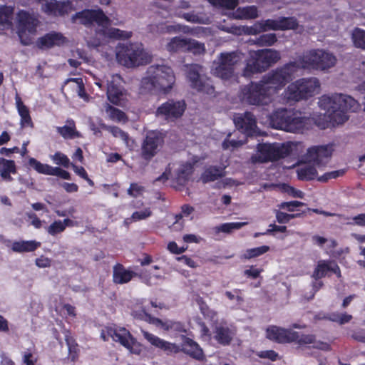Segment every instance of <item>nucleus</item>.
I'll use <instances>...</instances> for the list:
<instances>
[{
  "label": "nucleus",
  "mask_w": 365,
  "mask_h": 365,
  "mask_svg": "<svg viewBox=\"0 0 365 365\" xmlns=\"http://www.w3.org/2000/svg\"><path fill=\"white\" fill-rule=\"evenodd\" d=\"M319 105L322 109L326 110L329 120L334 125L345 123L349 119L347 112H356L360 107L354 98L341 93L323 95L319 98Z\"/></svg>",
  "instance_id": "nucleus-1"
},
{
  "label": "nucleus",
  "mask_w": 365,
  "mask_h": 365,
  "mask_svg": "<svg viewBox=\"0 0 365 365\" xmlns=\"http://www.w3.org/2000/svg\"><path fill=\"white\" fill-rule=\"evenodd\" d=\"M71 19L73 23L78 20L81 24L86 26H90L96 23L98 26L102 27L97 31V33L108 38L125 40L132 36L131 31H123L114 27L108 28V26L110 24V19L101 9H83L73 15Z\"/></svg>",
  "instance_id": "nucleus-2"
},
{
  "label": "nucleus",
  "mask_w": 365,
  "mask_h": 365,
  "mask_svg": "<svg viewBox=\"0 0 365 365\" xmlns=\"http://www.w3.org/2000/svg\"><path fill=\"white\" fill-rule=\"evenodd\" d=\"M146 74L140 81V90L143 93L158 91L167 94L175 83L173 70L166 65H151L148 68Z\"/></svg>",
  "instance_id": "nucleus-3"
},
{
  "label": "nucleus",
  "mask_w": 365,
  "mask_h": 365,
  "mask_svg": "<svg viewBox=\"0 0 365 365\" xmlns=\"http://www.w3.org/2000/svg\"><path fill=\"white\" fill-rule=\"evenodd\" d=\"M299 70L301 68L296 58L295 61L286 63L269 71L261 78L262 82L266 85L272 95L277 93L291 82Z\"/></svg>",
  "instance_id": "nucleus-4"
},
{
  "label": "nucleus",
  "mask_w": 365,
  "mask_h": 365,
  "mask_svg": "<svg viewBox=\"0 0 365 365\" xmlns=\"http://www.w3.org/2000/svg\"><path fill=\"white\" fill-rule=\"evenodd\" d=\"M272 128L287 132L302 131L306 126L308 118L298 116L294 112L286 108L274 110L268 118Z\"/></svg>",
  "instance_id": "nucleus-5"
},
{
  "label": "nucleus",
  "mask_w": 365,
  "mask_h": 365,
  "mask_svg": "<svg viewBox=\"0 0 365 365\" xmlns=\"http://www.w3.org/2000/svg\"><path fill=\"white\" fill-rule=\"evenodd\" d=\"M143 336L153 346L169 353H178L180 351H183L191 357L200 360L203 358V352L199 345L192 339L183 336V341L181 346L175 344L170 343L159 337L142 330Z\"/></svg>",
  "instance_id": "nucleus-6"
},
{
  "label": "nucleus",
  "mask_w": 365,
  "mask_h": 365,
  "mask_svg": "<svg viewBox=\"0 0 365 365\" xmlns=\"http://www.w3.org/2000/svg\"><path fill=\"white\" fill-rule=\"evenodd\" d=\"M281 58L278 51L264 48L250 52V58L247 61L242 71L245 77L265 71Z\"/></svg>",
  "instance_id": "nucleus-7"
},
{
  "label": "nucleus",
  "mask_w": 365,
  "mask_h": 365,
  "mask_svg": "<svg viewBox=\"0 0 365 365\" xmlns=\"http://www.w3.org/2000/svg\"><path fill=\"white\" fill-rule=\"evenodd\" d=\"M118 63L127 68H135L147 65L150 56L144 50L142 43H127L119 46L116 52Z\"/></svg>",
  "instance_id": "nucleus-8"
},
{
  "label": "nucleus",
  "mask_w": 365,
  "mask_h": 365,
  "mask_svg": "<svg viewBox=\"0 0 365 365\" xmlns=\"http://www.w3.org/2000/svg\"><path fill=\"white\" fill-rule=\"evenodd\" d=\"M301 70L324 71L335 66L336 56L322 49H312L297 57Z\"/></svg>",
  "instance_id": "nucleus-9"
},
{
  "label": "nucleus",
  "mask_w": 365,
  "mask_h": 365,
  "mask_svg": "<svg viewBox=\"0 0 365 365\" xmlns=\"http://www.w3.org/2000/svg\"><path fill=\"white\" fill-rule=\"evenodd\" d=\"M319 88L320 83L318 78H302L289 83L282 95L287 102H299L313 96Z\"/></svg>",
  "instance_id": "nucleus-10"
},
{
  "label": "nucleus",
  "mask_w": 365,
  "mask_h": 365,
  "mask_svg": "<svg viewBox=\"0 0 365 365\" xmlns=\"http://www.w3.org/2000/svg\"><path fill=\"white\" fill-rule=\"evenodd\" d=\"M271 96L268 88L262 82V78L242 86L238 93V98L242 103L257 106L268 105Z\"/></svg>",
  "instance_id": "nucleus-11"
},
{
  "label": "nucleus",
  "mask_w": 365,
  "mask_h": 365,
  "mask_svg": "<svg viewBox=\"0 0 365 365\" xmlns=\"http://www.w3.org/2000/svg\"><path fill=\"white\" fill-rule=\"evenodd\" d=\"M39 25L38 16L34 12L20 9L16 14V33L20 42L24 46L33 43L31 35H35Z\"/></svg>",
  "instance_id": "nucleus-12"
},
{
  "label": "nucleus",
  "mask_w": 365,
  "mask_h": 365,
  "mask_svg": "<svg viewBox=\"0 0 365 365\" xmlns=\"http://www.w3.org/2000/svg\"><path fill=\"white\" fill-rule=\"evenodd\" d=\"M259 163L274 162L289 156L292 151V144L284 143H259L257 147Z\"/></svg>",
  "instance_id": "nucleus-13"
},
{
  "label": "nucleus",
  "mask_w": 365,
  "mask_h": 365,
  "mask_svg": "<svg viewBox=\"0 0 365 365\" xmlns=\"http://www.w3.org/2000/svg\"><path fill=\"white\" fill-rule=\"evenodd\" d=\"M238 61L239 56L235 52L221 53L213 63L212 75L224 81L231 79L234 76L235 66Z\"/></svg>",
  "instance_id": "nucleus-14"
},
{
  "label": "nucleus",
  "mask_w": 365,
  "mask_h": 365,
  "mask_svg": "<svg viewBox=\"0 0 365 365\" xmlns=\"http://www.w3.org/2000/svg\"><path fill=\"white\" fill-rule=\"evenodd\" d=\"M166 49L170 53H192L195 55L203 54L205 52L204 43L181 36L172 38L166 45Z\"/></svg>",
  "instance_id": "nucleus-15"
},
{
  "label": "nucleus",
  "mask_w": 365,
  "mask_h": 365,
  "mask_svg": "<svg viewBox=\"0 0 365 365\" xmlns=\"http://www.w3.org/2000/svg\"><path fill=\"white\" fill-rule=\"evenodd\" d=\"M202 67L197 64L191 65L187 71V78L192 88L208 95L215 93V87L210 78L200 74Z\"/></svg>",
  "instance_id": "nucleus-16"
},
{
  "label": "nucleus",
  "mask_w": 365,
  "mask_h": 365,
  "mask_svg": "<svg viewBox=\"0 0 365 365\" xmlns=\"http://www.w3.org/2000/svg\"><path fill=\"white\" fill-rule=\"evenodd\" d=\"M101 337L104 341H107L110 337L113 341H118L126 347L131 353L139 354L141 351V347L139 344L132 336L130 333L125 328L113 329L108 328L106 333L104 331L101 333Z\"/></svg>",
  "instance_id": "nucleus-17"
},
{
  "label": "nucleus",
  "mask_w": 365,
  "mask_h": 365,
  "mask_svg": "<svg viewBox=\"0 0 365 365\" xmlns=\"http://www.w3.org/2000/svg\"><path fill=\"white\" fill-rule=\"evenodd\" d=\"M186 108L184 100L168 99L157 108L155 115L168 122H173L182 116Z\"/></svg>",
  "instance_id": "nucleus-18"
},
{
  "label": "nucleus",
  "mask_w": 365,
  "mask_h": 365,
  "mask_svg": "<svg viewBox=\"0 0 365 365\" xmlns=\"http://www.w3.org/2000/svg\"><path fill=\"white\" fill-rule=\"evenodd\" d=\"M333 150L332 144L312 146L307 149L306 158L318 167L324 166L331 158Z\"/></svg>",
  "instance_id": "nucleus-19"
},
{
  "label": "nucleus",
  "mask_w": 365,
  "mask_h": 365,
  "mask_svg": "<svg viewBox=\"0 0 365 365\" xmlns=\"http://www.w3.org/2000/svg\"><path fill=\"white\" fill-rule=\"evenodd\" d=\"M163 143V139L158 133L149 132L141 145V158L146 161H150L158 153V148Z\"/></svg>",
  "instance_id": "nucleus-20"
},
{
  "label": "nucleus",
  "mask_w": 365,
  "mask_h": 365,
  "mask_svg": "<svg viewBox=\"0 0 365 365\" xmlns=\"http://www.w3.org/2000/svg\"><path fill=\"white\" fill-rule=\"evenodd\" d=\"M335 275L339 279L342 278L341 269L337 262L334 259H321L315 267L312 277L315 279H321L324 277H331Z\"/></svg>",
  "instance_id": "nucleus-21"
},
{
  "label": "nucleus",
  "mask_w": 365,
  "mask_h": 365,
  "mask_svg": "<svg viewBox=\"0 0 365 365\" xmlns=\"http://www.w3.org/2000/svg\"><path fill=\"white\" fill-rule=\"evenodd\" d=\"M29 163L38 173L57 176L63 180L71 179L70 173L59 167H53L48 164L42 163L34 158L29 159Z\"/></svg>",
  "instance_id": "nucleus-22"
},
{
  "label": "nucleus",
  "mask_w": 365,
  "mask_h": 365,
  "mask_svg": "<svg viewBox=\"0 0 365 365\" xmlns=\"http://www.w3.org/2000/svg\"><path fill=\"white\" fill-rule=\"evenodd\" d=\"M234 122L236 128L244 134L252 136L256 132L257 120L252 112L246 111L235 117Z\"/></svg>",
  "instance_id": "nucleus-23"
},
{
  "label": "nucleus",
  "mask_w": 365,
  "mask_h": 365,
  "mask_svg": "<svg viewBox=\"0 0 365 365\" xmlns=\"http://www.w3.org/2000/svg\"><path fill=\"white\" fill-rule=\"evenodd\" d=\"M267 337L278 343H290L297 339V332L272 326L267 329Z\"/></svg>",
  "instance_id": "nucleus-24"
},
{
  "label": "nucleus",
  "mask_w": 365,
  "mask_h": 365,
  "mask_svg": "<svg viewBox=\"0 0 365 365\" xmlns=\"http://www.w3.org/2000/svg\"><path fill=\"white\" fill-rule=\"evenodd\" d=\"M67 42V38L63 34L51 31L36 41V46L40 49H49L54 46H62Z\"/></svg>",
  "instance_id": "nucleus-25"
},
{
  "label": "nucleus",
  "mask_w": 365,
  "mask_h": 365,
  "mask_svg": "<svg viewBox=\"0 0 365 365\" xmlns=\"http://www.w3.org/2000/svg\"><path fill=\"white\" fill-rule=\"evenodd\" d=\"M68 4L65 1L50 0L42 6V11L48 16H63L68 13Z\"/></svg>",
  "instance_id": "nucleus-26"
},
{
  "label": "nucleus",
  "mask_w": 365,
  "mask_h": 365,
  "mask_svg": "<svg viewBox=\"0 0 365 365\" xmlns=\"http://www.w3.org/2000/svg\"><path fill=\"white\" fill-rule=\"evenodd\" d=\"M15 103L16 107L18 111V113L21 118L20 119V125L21 128H33L34 127V124L32 121L30 111L29 108L24 105L21 98L19 95L18 93H16L15 96Z\"/></svg>",
  "instance_id": "nucleus-27"
},
{
  "label": "nucleus",
  "mask_w": 365,
  "mask_h": 365,
  "mask_svg": "<svg viewBox=\"0 0 365 365\" xmlns=\"http://www.w3.org/2000/svg\"><path fill=\"white\" fill-rule=\"evenodd\" d=\"M138 274L133 271L128 270L120 263L113 267V281L115 284H123L129 282Z\"/></svg>",
  "instance_id": "nucleus-28"
},
{
  "label": "nucleus",
  "mask_w": 365,
  "mask_h": 365,
  "mask_svg": "<svg viewBox=\"0 0 365 365\" xmlns=\"http://www.w3.org/2000/svg\"><path fill=\"white\" fill-rule=\"evenodd\" d=\"M215 339L222 345H228L236 334V330L224 324H220L215 327Z\"/></svg>",
  "instance_id": "nucleus-29"
},
{
  "label": "nucleus",
  "mask_w": 365,
  "mask_h": 365,
  "mask_svg": "<svg viewBox=\"0 0 365 365\" xmlns=\"http://www.w3.org/2000/svg\"><path fill=\"white\" fill-rule=\"evenodd\" d=\"M17 173V168L15 161L8 160L4 158H0V175L3 180L6 182L13 181L11 175Z\"/></svg>",
  "instance_id": "nucleus-30"
},
{
  "label": "nucleus",
  "mask_w": 365,
  "mask_h": 365,
  "mask_svg": "<svg viewBox=\"0 0 365 365\" xmlns=\"http://www.w3.org/2000/svg\"><path fill=\"white\" fill-rule=\"evenodd\" d=\"M107 96L109 101L116 106H122L125 99L122 87L113 81L108 84Z\"/></svg>",
  "instance_id": "nucleus-31"
},
{
  "label": "nucleus",
  "mask_w": 365,
  "mask_h": 365,
  "mask_svg": "<svg viewBox=\"0 0 365 365\" xmlns=\"http://www.w3.org/2000/svg\"><path fill=\"white\" fill-rule=\"evenodd\" d=\"M194 168L191 163H186L182 165L177 171L175 181L178 185L184 186L188 182L193 173Z\"/></svg>",
  "instance_id": "nucleus-32"
},
{
  "label": "nucleus",
  "mask_w": 365,
  "mask_h": 365,
  "mask_svg": "<svg viewBox=\"0 0 365 365\" xmlns=\"http://www.w3.org/2000/svg\"><path fill=\"white\" fill-rule=\"evenodd\" d=\"M41 246L39 242L35 240L30 241H15L13 242L11 250L15 252H34Z\"/></svg>",
  "instance_id": "nucleus-33"
},
{
  "label": "nucleus",
  "mask_w": 365,
  "mask_h": 365,
  "mask_svg": "<svg viewBox=\"0 0 365 365\" xmlns=\"http://www.w3.org/2000/svg\"><path fill=\"white\" fill-rule=\"evenodd\" d=\"M14 8L11 6L3 5L0 6V26L10 29L13 26V16Z\"/></svg>",
  "instance_id": "nucleus-34"
},
{
  "label": "nucleus",
  "mask_w": 365,
  "mask_h": 365,
  "mask_svg": "<svg viewBox=\"0 0 365 365\" xmlns=\"http://www.w3.org/2000/svg\"><path fill=\"white\" fill-rule=\"evenodd\" d=\"M223 176L222 169L217 166H210L207 168L200 176L203 183L213 182Z\"/></svg>",
  "instance_id": "nucleus-35"
},
{
  "label": "nucleus",
  "mask_w": 365,
  "mask_h": 365,
  "mask_svg": "<svg viewBox=\"0 0 365 365\" xmlns=\"http://www.w3.org/2000/svg\"><path fill=\"white\" fill-rule=\"evenodd\" d=\"M235 17L240 19H253L258 16V10L255 6L238 7L235 11Z\"/></svg>",
  "instance_id": "nucleus-36"
},
{
  "label": "nucleus",
  "mask_w": 365,
  "mask_h": 365,
  "mask_svg": "<svg viewBox=\"0 0 365 365\" xmlns=\"http://www.w3.org/2000/svg\"><path fill=\"white\" fill-rule=\"evenodd\" d=\"M297 177L300 180H314L317 175L316 168L309 165H306L297 169Z\"/></svg>",
  "instance_id": "nucleus-37"
},
{
  "label": "nucleus",
  "mask_w": 365,
  "mask_h": 365,
  "mask_svg": "<svg viewBox=\"0 0 365 365\" xmlns=\"http://www.w3.org/2000/svg\"><path fill=\"white\" fill-rule=\"evenodd\" d=\"M277 41V35L273 33H269L256 37L254 40V43L260 47H269L273 46Z\"/></svg>",
  "instance_id": "nucleus-38"
},
{
  "label": "nucleus",
  "mask_w": 365,
  "mask_h": 365,
  "mask_svg": "<svg viewBox=\"0 0 365 365\" xmlns=\"http://www.w3.org/2000/svg\"><path fill=\"white\" fill-rule=\"evenodd\" d=\"M106 111L108 114L110 120L116 122H126L128 117L121 110L106 103Z\"/></svg>",
  "instance_id": "nucleus-39"
},
{
  "label": "nucleus",
  "mask_w": 365,
  "mask_h": 365,
  "mask_svg": "<svg viewBox=\"0 0 365 365\" xmlns=\"http://www.w3.org/2000/svg\"><path fill=\"white\" fill-rule=\"evenodd\" d=\"M279 31L295 30L299 26L297 19L294 16L278 18Z\"/></svg>",
  "instance_id": "nucleus-40"
},
{
  "label": "nucleus",
  "mask_w": 365,
  "mask_h": 365,
  "mask_svg": "<svg viewBox=\"0 0 365 365\" xmlns=\"http://www.w3.org/2000/svg\"><path fill=\"white\" fill-rule=\"evenodd\" d=\"M351 38L355 47L365 49V31L359 28H355L351 34Z\"/></svg>",
  "instance_id": "nucleus-41"
},
{
  "label": "nucleus",
  "mask_w": 365,
  "mask_h": 365,
  "mask_svg": "<svg viewBox=\"0 0 365 365\" xmlns=\"http://www.w3.org/2000/svg\"><path fill=\"white\" fill-rule=\"evenodd\" d=\"M232 133H229L222 143V148L224 150H234L245 144L243 140L232 138Z\"/></svg>",
  "instance_id": "nucleus-42"
},
{
  "label": "nucleus",
  "mask_w": 365,
  "mask_h": 365,
  "mask_svg": "<svg viewBox=\"0 0 365 365\" xmlns=\"http://www.w3.org/2000/svg\"><path fill=\"white\" fill-rule=\"evenodd\" d=\"M103 128L110 133L115 138H120L126 145L128 144L129 135L120 129L118 126L115 125H103Z\"/></svg>",
  "instance_id": "nucleus-43"
},
{
  "label": "nucleus",
  "mask_w": 365,
  "mask_h": 365,
  "mask_svg": "<svg viewBox=\"0 0 365 365\" xmlns=\"http://www.w3.org/2000/svg\"><path fill=\"white\" fill-rule=\"evenodd\" d=\"M152 215V211L149 207L145 208L140 211L134 212L130 217L126 218L124 221L125 223L129 224L133 222L145 220Z\"/></svg>",
  "instance_id": "nucleus-44"
},
{
  "label": "nucleus",
  "mask_w": 365,
  "mask_h": 365,
  "mask_svg": "<svg viewBox=\"0 0 365 365\" xmlns=\"http://www.w3.org/2000/svg\"><path fill=\"white\" fill-rule=\"evenodd\" d=\"M58 133L65 139H73L76 137H79V133L76 130L75 126L63 125L58 127Z\"/></svg>",
  "instance_id": "nucleus-45"
},
{
  "label": "nucleus",
  "mask_w": 365,
  "mask_h": 365,
  "mask_svg": "<svg viewBox=\"0 0 365 365\" xmlns=\"http://www.w3.org/2000/svg\"><path fill=\"white\" fill-rule=\"evenodd\" d=\"M269 250V247L267 245H262L258 247L247 249L244 254V258L251 259L259 257Z\"/></svg>",
  "instance_id": "nucleus-46"
},
{
  "label": "nucleus",
  "mask_w": 365,
  "mask_h": 365,
  "mask_svg": "<svg viewBox=\"0 0 365 365\" xmlns=\"http://www.w3.org/2000/svg\"><path fill=\"white\" fill-rule=\"evenodd\" d=\"M51 158L54 163L63 168H68L71 165L68 156L61 152H56L54 155L51 156Z\"/></svg>",
  "instance_id": "nucleus-47"
},
{
  "label": "nucleus",
  "mask_w": 365,
  "mask_h": 365,
  "mask_svg": "<svg viewBox=\"0 0 365 365\" xmlns=\"http://www.w3.org/2000/svg\"><path fill=\"white\" fill-rule=\"evenodd\" d=\"M215 6H219L227 9H234L239 3L238 0H208Z\"/></svg>",
  "instance_id": "nucleus-48"
},
{
  "label": "nucleus",
  "mask_w": 365,
  "mask_h": 365,
  "mask_svg": "<svg viewBox=\"0 0 365 365\" xmlns=\"http://www.w3.org/2000/svg\"><path fill=\"white\" fill-rule=\"evenodd\" d=\"M259 31H266L267 30L279 31L278 19H266L262 21L259 24Z\"/></svg>",
  "instance_id": "nucleus-49"
},
{
  "label": "nucleus",
  "mask_w": 365,
  "mask_h": 365,
  "mask_svg": "<svg viewBox=\"0 0 365 365\" xmlns=\"http://www.w3.org/2000/svg\"><path fill=\"white\" fill-rule=\"evenodd\" d=\"M68 83H76L77 93L80 97L84 98L87 96L84 83L81 78H71L66 79L64 82L65 84H68Z\"/></svg>",
  "instance_id": "nucleus-50"
},
{
  "label": "nucleus",
  "mask_w": 365,
  "mask_h": 365,
  "mask_svg": "<svg viewBox=\"0 0 365 365\" xmlns=\"http://www.w3.org/2000/svg\"><path fill=\"white\" fill-rule=\"evenodd\" d=\"M46 231L48 235L51 236H56L65 231L63 225L61 224V220H58L53 222L47 228Z\"/></svg>",
  "instance_id": "nucleus-51"
},
{
  "label": "nucleus",
  "mask_w": 365,
  "mask_h": 365,
  "mask_svg": "<svg viewBox=\"0 0 365 365\" xmlns=\"http://www.w3.org/2000/svg\"><path fill=\"white\" fill-rule=\"evenodd\" d=\"M345 173L344 170H338L331 172H328L319 176L318 180L319 182H326L330 179H336L340 176H342Z\"/></svg>",
  "instance_id": "nucleus-52"
},
{
  "label": "nucleus",
  "mask_w": 365,
  "mask_h": 365,
  "mask_svg": "<svg viewBox=\"0 0 365 365\" xmlns=\"http://www.w3.org/2000/svg\"><path fill=\"white\" fill-rule=\"evenodd\" d=\"M305 204L300 201L293 200L289 202H283L279 205L280 209L287 210L289 212H294L297 207L303 206Z\"/></svg>",
  "instance_id": "nucleus-53"
},
{
  "label": "nucleus",
  "mask_w": 365,
  "mask_h": 365,
  "mask_svg": "<svg viewBox=\"0 0 365 365\" xmlns=\"http://www.w3.org/2000/svg\"><path fill=\"white\" fill-rule=\"evenodd\" d=\"M143 191V186L139 185L138 183L133 182L130 184V187L128 190V193L129 195L136 197L141 195Z\"/></svg>",
  "instance_id": "nucleus-54"
},
{
  "label": "nucleus",
  "mask_w": 365,
  "mask_h": 365,
  "mask_svg": "<svg viewBox=\"0 0 365 365\" xmlns=\"http://www.w3.org/2000/svg\"><path fill=\"white\" fill-rule=\"evenodd\" d=\"M294 341L299 344H309L315 341V336L312 334L299 336L297 333V339Z\"/></svg>",
  "instance_id": "nucleus-55"
},
{
  "label": "nucleus",
  "mask_w": 365,
  "mask_h": 365,
  "mask_svg": "<svg viewBox=\"0 0 365 365\" xmlns=\"http://www.w3.org/2000/svg\"><path fill=\"white\" fill-rule=\"evenodd\" d=\"M276 220L278 223L286 224L288 223L291 219V214H288L279 210L276 211Z\"/></svg>",
  "instance_id": "nucleus-56"
},
{
  "label": "nucleus",
  "mask_w": 365,
  "mask_h": 365,
  "mask_svg": "<svg viewBox=\"0 0 365 365\" xmlns=\"http://www.w3.org/2000/svg\"><path fill=\"white\" fill-rule=\"evenodd\" d=\"M269 228L267 229L264 232V234L272 235L275 232H282V233H284L287 232L286 226H280V225H277L275 224H270L269 225Z\"/></svg>",
  "instance_id": "nucleus-57"
},
{
  "label": "nucleus",
  "mask_w": 365,
  "mask_h": 365,
  "mask_svg": "<svg viewBox=\"0 0 365 365\" xmlns=\"http://www.w3.org/2000/svg\"><path fill=\"white\" fill-rule=\"evenodd\" d=\"M262 270L255 268L254 266H251L250 269H245L244 271V274L247 277H250L252 279H257L259 275Z\"/></svg>",
  "instance_id": "nucleus-58"
},
{
  "label": "nucleus",
  "mask_w": 365,
  "mask_h": 365,
  "mask_svg": "<svg viewBox=\"0 0 365 365\" xmlns=\"http://www.w3.org/2000/svg\"><path fill=\"white\" fill-rule=\"evenodd\" d=\"M61 187L68 193L76 192L78 190V185L74 182H64L61 184Z\"/></svg>",
  "instance_id": "nucleus-59"
},
{
  "label": "nucleus",
  "mask_w": 365,
  "mask_h": 365,
  "mask_svg": "<svg viewBox=\"0 0 365 365\" xmlns=\"http://www.w3.org/2000/svg\"><path fill=\"white\" fill-rule=\"evenodd\" d=\"M71 166L77 175L83 179L87 178L88 173L83 166H78L73 163H71Z\"/></svg>",
  "instance_id": "nucleus-60"
},
{
  "label": "nucleus",
  "mask_w": 365,
  "mask_h": 365,
  "mask_svg": "<svg viewBox=\"0 0 365 365\" xmlns=\"http://www.w3.org/2000/svg\"><path fill=\"white\" fill-rule=\"evenodd\" d=\"M258 356L260 358H267L272 361H275L278 357V354L272 350L261 351Z\"/></svg>",
  "instance_id": "nucleus-61"
},
{
  "label": "nucleus",
  "mask_w": 365,
  "mask_h": 365,
  "mask_svg": "<svg viewBox=\"0 0 365 365\" xmlns=\"http://www.w3.org/2000/svg\"><path fill=\"white\" fill-rule=\"evenodd\" d=\"M177 260L182 262L183 264L187 265L190 267L194 268L196 267V262L190 257H188L186 255H182L177 257Z\"/></svg>",
  "instance_id": "nucleus-62"
},
{
  "label": "nucleus",
  "mask_w": 365,
  "mask_h": 365,
  "mask_svg": "<svg viewBox=\"0 0 365 365\" xmlns=\"http://www.w3.org/2000/svg\"><path fill=\"white\" fill-rule=\"evenodd\" d=\"M29 217L31 220V224L35 228L39 229L41 227L42 222L35 213L30 214Z\"/></svg>",
  "instance_id": "nucleus-63"
},
{
  "label": "nucleus",
  "mask_w": 365,
  "mask_h": 365,
  "mask_svg": "<svg viewBox=\"0 0 365 365\" xmlns=\"http://www.w3.org/2000/svg\"><path fill=\"white\" fill-rule=\"evenodd\" d=\"M353 220L356 225L365 227V213L359 214L354 217Z\"/></svg>",
  "instance_id": "nucleus-64"
}]
</instances>
